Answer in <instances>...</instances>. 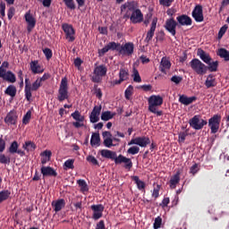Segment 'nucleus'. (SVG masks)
<instances>
[{
    "mask_svg": "<svg viewBox=\"0 0 229 229\" xmlns=\"http://www.w3.org/2000/svg\"><path fill=\"white\" fill-rule=\"evenodd\" d=\"M72 119H74V121L79 122V121H85V116L81 115V114L80 113V111H75L72 114Z\"/></svg>",
    "mask_w": 229,
    "mask_h": 229,
    "instance_id": "41",
    "label": "nucleus"
},
{
    "mask_svg": "<svg viewBox=\"0 0 229 229\" xmlns=\"http://www.w3.org/2000/svg\"><path fill=\"white\" fill-rule=\"evenodd\" d=\"M41 174L43 176H56V171L51 168L50 166H42L41 167Z\"/></svg>",
    "mask_w": 229,
    "mask_h": 229,
    "instance_id": "29",
    "label": "nucleus"
},
{
    "mask_svg": "<svg viewBox=\"0 0 229 229\" xmlns=\"http://www.w3.org/2000/svg\"><path fill=\"white\" fill-rule=\"evenodd\" d=\"M190 126L193 130H201L203 126H207V121L201 119L199 115H195L190 120Z\"/></svg>",
    "mask_w": 229,
    "mask_h": 229,
    "instance_id": "9",
    "label": "nucleus"
},
{
    "mask_svg": "<svg viewBox=\"0 0 229 229\" xmlns=\"http://www.w3.org/2000/svg\"><path fill=\"white\" fill-rule=\"evenodd\" d=\"M95 229H105V222L103 220L99 221L97 224V226Z\"/></svg>",
    "mask_w": 229,
    "mask_h": 229,
    "instance_id": "64",
    "label": "nucleus"
},
{
    "mask_svg": "<svg viewBox=\"0 0 229 229\" xmlns=\"http://www.w3.org/2000/svg\"><path fill=\"white\" fill-rule=\"evenodd\" d=\"M185 139H187V132H180L179 142H185Z\"/></svg>",
    "mask_w": 229,
    "mask_h": 229,
    "instance_id": "63",
    "label": "nucleus"
},
{
    "mask_svg": "<svg viewBox=\"0 0 229 229\" xmlns=\"http://www.w3.org/2000/svg\"><path fill=\"white\" fill-rule=\"evenodd\" d=\"M23 149H26V151H33L35 149V144L31 141H27L22 146Z\"/></svg>",
    "mask_w": 229,
    "mask_h": 229,
    "instance_id": "44",
    "label": "nucleus"
},
{
    "mask_svg": "<svg viewBox=\"0 0 229 229\" xmlns=\"http://www.w3.org/2000/svg\"><path fill=\"white\" fill-rule=\"evenodd\" d=\"M43 53H44L46 58H47V60L51 59V57L53 56V52L49 48H45L43 50Z\"/></svg>",
    "mask_w": 229,
    "mask_h": 229,
    "instance_id": "54",
    "label": "nucleus"
},
{
    "mask_svg": "<svg viewBox=\"0 0 229 229\" xmlns=\"http://www.w3.org/2000/svg\"><path fill=\"white\" fill-rule=\"evenodd\" d=\"M72 126L74 128H83L85 126V121L73 122Z\"/></svg>",
    "mask_w": 229,
    "mask_h": 229,
    "instance_id": "60",
    "label": "nucleus"
},
{
    "mask_svg": "<svg viewBox=\"0 0 229 229\" xmlns=\"http://www.w3.org/2000/svg\"><path fill=\"white\" fill-rule=\"evenodd\" d=\"M227 30H228L227 25H224L223 27H221V29L218 32V38H223V36L225 35V33H226Z\"/></svg>",
    "mask_w": 229,
    "mask_h": 229,
    "instance_id": "53",
    "label": "nucleus"
},
{
    "mask_svg": "<svg viewBox=\"0 0 229 229\" xmlns=\"http://www.w3.org/2000/svg\"><path fill=\"white\" fill-rule=\"evenodd\" d=\"M25 21L28 24L27 30L29 32H30L31 30H33V28H35V25L37 24V21L35 20V18L33 17V15H31V13H30V12L25 13Z\"/></svg>",
    "mask_w": 229,
    "mask_h": 229,
    "instance_id": "19",
    "label": "nucleus"
},
{
    "mask_svg": "<svg viewBox=\"0 0 229 229\" xmlns=\"http://www.w3.org/2000/svg\"><path fill=\"white\" fill-rule=\"evenodd\" d=\"M99 115H101V106H95L91 114H89V121L93 124L99 122Z\"/></svg>",
    "mask_w": 229,
    "mask_h": 229,
    "instance_id": "16",
    "label": "nucleus"
},
{
    "mask_svg": "<svg viewBox=\"0 0 229 229\" xmlns=\"http://www.w3.org/2000/svg\"><path fill=\"white\" fill-rule=\"evenodd\" d=\"M52 207H53L55 212H60V210H62V208H64L65 207V199H60L57 200H54L52 202Z\"/></svg>",
    "mask_w": 229,
    "mask_h": 229,
    "instance_id": "25",
    "label": "nucleus"
},
{
    "mask_svg": "<svg viewBox=\"0 0 229 229\" xmlns=\"http://www.w3.org/2000/svg\"><path fill=\"white\" fill-rule=\"evenodd\" d=\"M19 119V115L17 114V111L11 110L4 118L5 124L15 125L17 124V120Z\"/></svg>",
    "mask_w": 229,
    "mask_h": 229,
    "instance_id": "11",
    "label": "nucleus"
},
{
    "mask_svg": "<svg viewBox=\"0 0 229 229\" xmlns=\"http://www.w3.org/2000/svg\"><path fill=\"white\" fill-rule=\"evenodd\" d=\"M154 229H158L160 226H162V218L160 216H157L154 221Z\"/></svg>",
    "mask_w": 229,
    "mask_h": 229,
    "instance_id": "51",
    "label": "nucleus"
},
{
    "mask_svg": "<svg viewBox=\"0 0 229 229\" xmlns=\"http://www.w3.org/2000/svg\"><path fill=\"white\" fill-rule=\"evenodd\" d=\"M148 144H151V140L146 136L131 139L128 142V146H140V148H147Z\"/></svg>",
    "mask_w": 229,
    "mask_h": 229,
    "instance_id": "6",
    "label": "nucleus"
},
{
    "mask_svg": "<svg viewBox=\"0 0 229 229\" xmlns=\"http://www.w3.org/2000/svg\"><path fill=\"white\" fill-rule=\"evenodd\" d=\"M182 80H183V78H182L181 76H176V75H174L171 78V81L175 83V85H179V83H182Z\"/></svg>",
    "mask_w": 229,
    "mask_h": 229,
    "instance_id": "56",
    "label": "nucleus"
},
{
    "mask_svg": "<svg viewBox=\"0 0 229 229\" xmlns=\"http://www.w3.org/2000/svg\"><path fill=\"white\" fill-rule=\"evenodd\" d=\"M5 94H7V96H11V98H15V95L17 94V89H15V86L10 85L5 89Z\"/></svg>",
    "mask_w": 229,
    "mask_h": 229,
    "instance_id": "40",
    "label": "nucleus"
},
{
    "mask_svg": "<svg viewBox=\"0 0 229 229\" xmlns=\"http://www.w3.org/2000/svg\"><path fill=\"white\" fill-rule=\"evenodd\" d=\"M64 3L67 6V8H70V10H74V8H76V5L74 4V0H64Z\"/></svg>",
    "mask_w": 229,
    "mask_h": 229,
    "instance_id": "50",
    "label": "nucleus"
},
{
    "mask_svg": "<svg viewBox=\"0 0 229 229\" xmlns=\"http://www.w3.org/2000/svg\"><path fill=\"white\" fill-rule=\"evenodd\" d=\"M90 145L92 148H99V146H101V137L99 136V132H93L91 134Z\"/></svg>",
    "mask_w": 229,
    "mask_h": 229,
    "instance_id": "23",
    "label": "nucleus"
},
{
    "mask_svg": "<svg viewBox=\"0 0 229 229\" xmlns=\"http://www.w3.org/2000/svg\"><path fill=\"white\" fill-rule=\"evenodd\" d=\"M106 74V66L99 65L97 66L94 70V75L92 77V81L95 83H99L101 81V78Z\"/></svg>",
    "mask_w": 229,
    "mask_h": 229,
    "instance_id": "7",
    "label": "nucleus"
},
{
    "mask_svg": "<svg viewBox=\"0 0 229 229\" xmlns=\"http://www.w3.org/2000/svg\"><path fill=\"white\" fill-rule=\"evenodd\" d=\"M42 82L40 80H36L32 85H30V79H25V98L27 100L31 101V91H37L40 89Z\"/></svg>",
    "mask_w": 229,
    "mask_h": 229,
    "instance_id": "4",
    "label": "nucleus"
},
{
    "mask_svg": "<svg viewBox=\"0 0 229 229\" xmlns=\"http://www.w3.org/2000/svg\"><path fill=\"white\" fill-rule=\"evenodd\" d=\"M148 112L155 114L157 117L162 115V111L158 110L164 103V98L160 95H152L148 99Z\"/></svg>",
    "mask_w": 229,
    "mask_h": 229,
    "instance_id": "1",
    "label": "nucleus"
},
{
    "mask_svg": "<svg viewBox=\"0 0 229 229\" xmlns=\"http://www.w3.org/2000/svg\"><path fill=\"white\" fill-rule=\"evenodd\" d=\"M139 8V4L135 1L126 2L121 5V13L123 16V19H130L131 12H135Z\"/></svg>",
    "mask_w": 229,
    "mask_h": 229,
    "instance_id": "3",
    "label": "nucleus"
},
{
    "mask_svg": "<svg viewBox=\"0 0 229 229\" xmlns=\"http://www.w3.org/2000/svg\"><path fill=\"white\" fill-rule=\"evenodd\" d=\"M176 21L180 26H191L192 24V19L185 14L178 16Z\"/></svg>",
    "mask_w": 229,
    "mask_h": 229,
    "instance_id": "21",
    "label": "nucleus"
},
{
    "mask_svg": "<svg viewBox=\"0 0 229 229\" xmlns=\"http://www.w3.org/2000/svg\"><path fill=\"white\" fill-rule=\"evenodd\" d=\"M57 99L59 101H65L69 98V84L67 82V78H63L58 90Z\"/></svg>",
    "mask_w": 229,
    "mask_h": 229,
    "instance_id": "5",
    "label": "nucleus"
},
{
    "mask_svg": "<svg viewBox=\"0 0 229 229\" xmlns=\"http://www.w3.org/2000/svg\"><path fill=\"white\" fill-rule=\"evenodd\" d=\"M133 81H135L136 83H140V81H142V79L140 78V75L139 74V71H137L136 69L133 70Z\"/></svg>",
    "mask_w": 229,
    "mask_h": 229,
    "instance_id": "47",
    "label": "nucleus"
},
{
    "mask_svg": "<svg viewBox=\"0 0 229 229\" xmlns=\"http://www.w3.org/2000/svg\"><path fill=\"white\" fill-rule=\"evenodd\" d=\"M77 183H78L81 192L89 191V185H87V182H85V180L80 179L77 181Z\"/></svg>",
    "mask_w": 229,
    "mask_h": 229,
    "instance_id": "39",
    "label": "nucleus"
},
{
    "mask_svg": "<svg viewBox=\"0 0 229 229\" xmlns=\"http://www.w3.org/2000/svg\"><path fill=\"white\" fill-rule=\"evenodd\" d=\"M107 47L112 51H115V49H117V47H119V44L115 43V42H110L107 44Z\"/></svg>",
    "mask_w": 229,
    "mask_h": 229,
    "instance_id": "57",
    "label": "nucleus"
},
{
    "mask_svg": "<svg viewBox=\"0 0 229 229\" xmlns=\"http://www.w3.org/2000/svg\"><path fill=\"white\" fill-rule=\"evenodd\" d=\"M176 26H178L176 21H174V19H168L165 21V28L166 31H168L169 33H171V35H173V37H174V35H176Z\"/></svg>",
    "mask_w": 229,
    "mask_h": 229,
    "instance_id": "14",
    "label": "nucleus"
},
{
    "mask_svg": "<svg viewBox=\"0 0 229 229\" xmlns=\"http://www.w3.org/2000/svg\"><path fill=\"white\" fill-rule=\"evenodd\" d=\"M169 69H171V62L168 61L166 57H163L160 63L161 72H164V74H166Z\"/></svg>",
    "mask_w": 229,
    "mask_h": 229,
    "instance_id": "26",
    "label": "nucleus"
},
{
    "mask_svg": "<svg viewBox=\"0 0 229 229\" xmlns=\"http://www.w3.org/2000/svg\"><path fill=\"white\" fill-rule=\"evenodd\" d=\"M62 28L65 33L66 40H68V42H74L76 38H74V29L72 28V26L64 23L63 24Z\"/></svg>",
    "mask_w": 229,
    "mask_h": 229,
    "instance_id": "10",
    "label": "nucleus"
},
{
    "mask_svg": "<svg viewBox=\"0 0 229 229\" xmlns=\"http://www.w3.org/2000/svg\"><path fill=\"white\" fill-rule=\"evenodd\" d=\"M133 182H135L139 191H144L146 189V183L143 181H140L139 176H132Z\"/></svg>",
    "mask_w": 229,
    "mask_h": 229,
    "instance_id": "33",
    "label": "nucleus"
},
{
    "mask_svg": "<svg viewBox=\"0 0 229 229\" xmlns=\"http://www.w3.org/2000/svg\"><path fill=\"white\" fill-rule=\"evenodd\" d=\"M30 71L33 74H40L44 72V67L40 66L38 61H32L30 63Z\"/></svg>",
    "mask_w": 229,
    "mask_h": 229,
    "instance_id": "24",
    "label": "nucleus"
},
{
    "mask_svg": "<svg viewBox=\"0 0 229 229\" xmlns=\"http://www.w3.org/2000/svg\"><path fill=\"white\" fill-rule=\"evenodd\" d=\"M100 155L104 158H109L110 160H114L115 164V159L118 157L117 153L115 151H112L109 149H102L100 150Z\"/></svg>",
    "mask_w": 229,
    "mask_h": 229,
    "instance_id": "22",
    "label": "nucleus"
},
{
    "mask_svg": "<svg viewBox=\"0 0 229 229\" xmlns=\"http://www.w3.org/2000/svg\"><path fill=\"white\" fill-rule=\"evenodd\" d=\"M180 183V172H177L172 178L170 179V188L176 189V185Z\"/></svg>",
    "mask_w": 229,
    "mask_h": 229,
    "instance_id": "31",
    "label": "nucleus"
},
{
    "mask_svg": "<svg viewBox=\"0 0 229 229\" xmlns=\"http://www.w3.org/2000/svg\"><path fill=\"white\" fill-rule=\"evenodd\" d=\"M159 192H160V185H157V187L154 188L153 192H152L153 198H156V199L158 198Z\"/></svg>",
    "mask_w": 229,
    "mask_h": 229,
    "instance_id": "59",
    "label": "nucleus"
},
{
    "mask_svg": "<svg viewBox=\"0 0 229 229\" xmlns=\"http://www.w3.org/2000/svg\"><path fill=\"white\" fill-rule=\"evenodd\" d=\"M220 58H224L225 62H229V51L225 48H220L217 53Z\"/></svg>",
    "mask_w": 229,
    "mask_h": 229,
    "instance_id": "38",
    "label": "nucleus"
},
{
    "mask_svg": "<svg viewBox=\"0 0 229 229\" xmlns=\"http://www.w3.org/2000/svg\"><path fill=\"white\" fill-rule=\"evenodd\" d=\"M91 210H93L92 218L95 219V221H98V219H101V217H103V212L105 210V206L101 205V204L92 205Z\"/></svg>",
    "mask_w": 229,
    "mask_h": 229,
    "instance_id": "13",
    "label": "nucleus"
},
{
    "mask_svg": "<svg viewBox=\"0 0 229 229\" xmlns=\"http://www.w3.org/2000/svg\"><path fill=\"white\" fill-rule=\"evenodd\" d=\"M129 19H131V21L132 24H139L144 21V15L142 14V12L139 9V7L134 10L131 14L130 15Z\"/></svg>",
    "mask_w": 229,
    "mask_h": 229,
    "instance_id": "12",
    "label": "nucleus"
},
{
    "mask_svg": "<svg viewBox=\"0 0 229 229\" xmlns=\"http://www.w3.org/2000/svg\"><path fill=\"white\" fill-rule=\"evenodd\" d=\"M179 101L182 103V105H191V103H194L196 101V97H187L185 95H182L179 98Z\"/></svg>",
    "mask_w": 229,
    "mask_h": 229,
    "instance_id": "30",
    "label": "nucleus"
},
{
    "mask_svg": "<svg viewBox=\"0 0 229 229\" xmlns=\"http://www.w3.org/2000/svg\"><path fill=\"white\" fill-rule=\"evenodd\" d=\"M174 0H159V4H162V6H171V4Z\"/></svg>",
    "mask_w": 229,
    "mask_h": 229,
    "instance_id": "61",
    "label": "nucleus"
},
{
    "mask_svg": "<svg viewBox=\"0 0 229 229\" xmlns=\"http://www.w3.org/2000/svg\"><path fill=\"white\" fill-rule=\"evenodd\" d=\"M192 17L196 21V22H203V7L200 5L195 6L192 11Z\"/></svg>",
    "mask_w": 229,
    "mask_h": 229,
    "instance_id": "18",
    "label": "nucleus"
},
{
    "mask_svg": "<svg viewBox=\"0 0 229 229\" xmlns=\"http://www.w3.org/2000/svg\"><path fill=\"white\" fill-rule=\"evenodd\" d=\"M87 160L89 162V164H92L93 165H98V159L94 157V156H89L87 157Z\"/></svg>",
    "mask_w": 229,
    "mask_h": 229,
    "instance_id": "58",
    "label": "nucleus"
},
{
    "mask_svg": "<svg viewBox=\"0 0 229 229\" xmlns=\"http://www.w3.org/2000/svg\"><path fill=\"white\" fill-rule=\"evenodd\" d=\"M190 66L192 69L196 74H199V76H203L204 74H207V72L208 71V66L203 64L199 61V59H192L190 62Z\"/></svg>",
    "mask_w": 229,
    "mask_h": 229,
    "instance_id": "2",
    "label": "nucleus"
},
{
    "mask_svg": "<svg viewBox=\"0 0 229 229\" xmlns=\"http://www.w3.org/2000/svg\"><path fill=\"white\" fill-rule=\"evenodd\" d=\"M119 80L114 81V85H121L123 81H126V80H128V71L121 69L119 72Z\"/></svg>",
    "mask_w": 229,
    "mask_h": 229,
    "instance_id": "27",
    "label": "nucleus"
},
{
    "mask_svg": "<svg viewBox=\"0 0 229 229\" xmlns=\"http://www.w3.org/2000/svg\"><path fill=\"white\" fill-rule=\"evenodd\" d=\"M131 94H133V86L130 85L125 89V98H126V99H130V98H131Z\"/></svg>",
    "mask_w": 229,
    "mask_h": 229,
    "instance_id": "49",
    "label": "nucleus"
},
{
    "mask_svg": "<svg viewBox=\"0 0 229 229\" xmlns=\"http://www.w3.org/2000/svg\"><path fill=\"white\" fill-rule=\"evenodd\" d=\"M10 196H12V191L8 190H4L0 191V203H3V201H6V199H8Z\"/></svg>",
    "mask_w": 229,
    "mask_h": 229,
    "instance_id": "37",
    "label": "nucleus"
},
{
    "mask_svg": "<svg viewBox=\"0 0 229 229\" xmlns=\"http://www.w3.org/2000/svg\"><path fill=\"white\" fill-rule=\"evenodd\" d=\"M205 85H206L207 89H211V87H216V78L214 77V75L209 74L207 77V80L205 81Z\"/></svg>",
    "mask_w": 229,
    "mask_h": 229,
    "instance_id": "32",
    "label": "nucleus"
},
{
    "mask_svg": "<svg viewBox=\"0 0 229 229\" xmlns=\"http://www.w3.org/2000/svg\"><path fill=\"white\" fill-rule=\"evenodd\" d=\"M133 43L129 42L126 43L124 46L121 47V48L119 49V53L121 55H127L128 56H130V55H133Z\"/></svg>",
    "mask_w": 229,
    "mask_h": 229,
    "instance_id": "20",
    "label": "nucleus"
},
{
    "mask_svg": "<svg viewBox=\"0 0 229 229\" xmlns=\"http://www.w3.org/2000/svg\"><path fill=\"white\" fill-rule=\"evenodd\" d=\"M139 151H140L139 146H132L128 148L127 153L128 155H138Z\"/></svg>",
    "mask_w": 229,
    "mask_h": 229,
    "instance_id": "43",
    "label": "nucleus"
},
{
    "mask_svg": "<svg viewBox=\"0 0 229 229\" xmlns=\"http://www.w3.org/2000/svg\"><path fill=\"white\" fill-rule=\"evenodd\" d=\"M115 164H124L125 169L129 170L133 167V163L131 162V159L123 155H119L117 157V158L115 159Z\"/></svg>",
    "mask_w": 229,
    "mask_h": 229,
    "instance_id": "17",
    "label": "nucleus"
},
{
    "mask_svg": "<svg viewBox=\"0 0 229 229\" xmlns=\"http://www.w3.org/2000/svg\"><path fill=\"white\" fill-rule=\"evenodd\" d=\"M0 164H10V157H6L4 154H0Z\"/></svg>",
    "mask_w": 229,
    "mask_h": 229,
    "instance_id": "55",
    "label": "nucleus"
},
{
    "mask_svg": "<svg viewBox=\"0 0 229 229\" xmlns=\"http://www.w3.org/2000/svg\"><path fill=\"white\" fill-rule=\"evenodd\" d=\"M198 56H199L200 60H202L204 64H210V62H212V58L210 57V55H208L202 49L198 50Z\"/></svg>",
    "mask_w": 229,
    "mask_h": 229,
    "instance_id": "28",
    "label": "nucleus"
},
{
    "mask_svg": "<svg viewBox=\"0 0 229 229\" xmlns=\"http://www.w3.org/2000/svg\"><path fill=\"white\" fill-rule=\"evenodd\" d=\"M104 146L106 148H112L114 146V139L112 138L104 139Z\"/></svg>",
    "mask_w": 229,
    "mask_h": 229,
    "instance_id": "48",
    "label": "nucleus"
},
{
    "mask_svg": "<svg viewBox=\"0 0 229 229\" xmlns=\"http://www.w3.org/2000/svg\"><path fill=\"white\" fill-rule=\"evenodd\" d=\"M157 22H158V19L154 18L151 22L150 30L147 32V37L145 38V42H147V44L151 42L153 37L155 36V30H157Z\"/></svg>",
    "mask_w": 229,
    "mask_h": 229,
    "instance_id": "15",
    "label": "nucleus"
},
{
    "mask_svg": "<svg viewBox=\"0 0 229 229\" xmlns=\"http://www.w3.org/2000/svg\"><path fill=\"white\" fill-rule=\"evenodd\" d=\"M221 123V115L215 114L208 120V126L211 130V133H217L219 131V124Z\"/></svg>",
    "mask_w": 229,
    "mask_h": 229,
    "instance_id": "8",
    "label": "nucleus"
},
{
    "mask_svg": "<svg viewBox=\"0 0 229 229\" xmlns=\"http://www.w3.org/2000/svg\"><path fill=\"white\" fill-rule=\"evenodd\" d=\"M51 151L50 150H45L44 152L41 153V164H47L49 160H51Z\"/></svg>",
    "mask_w": 229,
    "mask_h": 229,
    "instance_id": "34",
    "label": "nucleus"
},
{
    "mask_svg": "<svg viewBox=\"0 0 229 229\" xmlns=\"http://www.w3.org/2000/svg\"><path fill=\"white\" fill-rule=\"evenodd\" d=\"M3 80H5V81H8L9 83H15V81H17L15 74L10 71H8L7 73H5V76Z\"/></svg>",
    "mask_w": 229,
    "mask_h": 229,
    "instance_id": "35",
    "label": "nucleus"
},
{
    "mask_svg": "<svg viewBox=\"0 0 229 229\" xmlns=\"http://www.w3.org/2000/svg\"><path fill=\"white\" fill-rule=\"evenodd\" d=\"M18 149H19V143H17V141H13L9 147V152L12 154L17 153Z\"/></svg>",
    "mask_w": 229,
    "mask_h": 229,
    "instance_id": "46",
    "label": "nucleus"
},
{
    "mask_svg": "<svg viewBox=\"0 0 229 229\" xmlns=\"http://www.w3.org/2000/svg\"><path fill=\"white\" fill-rule=\"evenodd\" d=\"M30 119H31V111H28L26 114L23 116L22 123L28 124V123H30Z\"/></svg>",
    "mask_w": 229,
    "mask_h": 229,
    "instance_id": "52",
    "label": "nucleus"
},
{
    "mask_svg": "<svg viewBox=\"0 0 229 229\" xmlns=\"http://www.w3.org/2000/svg\"><path fill=\"white\" fill-rule=\"evenodd\" d=\"M64 167L67 169H74V159H68L64 162Z\"/></svg>",
    "mask_w": 229,
    "mask_h": 229,
    "instance_id": "45",
    "label": "nucleus"
},
{
    "mask_svg": "<svg viewBox=\"0 0 229 229\" xmlns=\"http://www.w3.org/2000/svg\"><path fill=\"white\" fill-rule=\"evenodd\" d=\"M208 70L210 71V72H216L217 71V67L219 66V63L217 61L212 62L208 64Z\"/></svg>",
    "mask_w": 229,
    "mask_h": 229,
    "instance_id": "42",
    "label": "nucleus"
},
{
    "mask_svg": "<svg viewBox=\"0 0 229 229\" xmlns=\"http://www.w3.org/2000/svg\"><path fill=\"white\" fill-rule=\"evenodd\" d=\"M115 113L110 111H105L101 114L102 121H110V119H114Z\"/></svg>",
    "mask_w": 229,
    "mask_h": 229,
    "instance_id": "36",
    "label": "nucleus"
},
{
    "mask_svg": "<svg viewBox=\"0 0 229 229\" xmlns=\"http://www.w3.org/2000/svg\"><path fill=\"white\" fill-rule=\"evenodd\" d=\"M199 171V167H198V165L195 164L193 165L191 168H190V173L191 174H196V173H198Z\"/></svg>",
    "mask_w": 229,
    "mask_h": 229,
    "instance_id": "62",
    "label": "nucleus"
}]
</instances>
